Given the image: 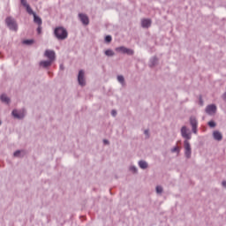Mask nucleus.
Instances as JSON below:
<instances>
[{"label": "nucleus", "instance_id": "16", "mask_svg": "<svg viewBox=\"0 0 226 226\" xmlns=\"http://www.w3.org/2000/svg\"><path fill=\"white\" fill-rule=\"evenodd\" d=\"M139 166L140 167V169H147V162L144 161H139Z\"/></svg>", "mask_w": 226, "mask_h": 226}, {"label": "nucleus", "instance_id": "7", "mask_svg": "<svg viewBox=\"0 0 226 226\" xmlns=\"http://www.w3.org/2000/svg\"><path fill=\"white\" fill-rule=\"evenodd\" d=\"M12 116L13 117H16V119H22L24 116H26V111L25 110L18 111L17 109H14L12 111Z\"/></svg>", "mask_w": 226, "mask_h": 226}, {"label": "nucleus", "instance_id": "8", "mask_svg": "<svg viewBox=\"0 0 226 226\" xmlns=\"http://www.w3.org/2000/svg\"><path fill=\"white\" fill-rule=\"evenodd\" d=\"M78 81L79 86H86V79H84V71H79L78 75Z\"/></svg>", "mask_w": 226, "mask_h": 226}, {"label": "nucleus", "instance_id": "33", "mask_svg": "<svg viewBox=\"0 0 226 226\" xmlns=\"http://www.w3.org/2000/svg\"><path fill=\"white\" fill-rule=\"evenodd\" d=\"M222 186H224V188H226V181H223V182L222 183Z\"/></svg>", "mask_w": 226, "mask_h": 226}, {"label": "nucleus", "instance_id": "27", "mask_svg": "<svg viewBox=\"0 0 226 226\" xmlns=\"http://www.w3.org/2000/svg\"><path fill=\"white\" fill-rule=\"evenodd\" d=\"M171 151L172 153H179V148L177 147H175Z\"/></svg>", "mask_w": 226, "mask_h": 226}, {"label": "nucleus", "instance_id": "37", "mask_svg": "<svg viewBox=\"0 0 226 226\" xmlns=\"http://www.w3.org/2000/svg\"><path fill=\"white\" fill-rule=\"evenodd\" d=\"M0 124H1V122H0Z\"/></svg>", "mask_w": 226, "mask_h": 226}, {"label": "nucleus", "instance_id": "31", "mask_svg": "<svg viewBox=\"0 0 226 226\" xmlns=\"http://www.w3.org/2000/svg\"><path fill=\"white\" fill-rule=\"evenodd\" d=\"M37 32L40 34V33H41V26H39L37 28Z\"/></svg>", "mask_w": 226, "mask_h": 226}, {"label": "nucleus", "instance_id": "26", "mask_svg": "<svg viewBox=\"0 0 226 226\" xmlns=\"http://www.w3.org/2000/svg\"><path fill=\"white\" fill-rule=\"evenodd\" d=\"M21 4H22L23 6H25V8H26V6H29V4H27V1H26V0H21Z\"/></svg>", "mask_w": 226, "mask_h": 226}, {"label": "nucleus", "instance_id": "28", "mask_svg": "<svg viewBox=\"0 0 226 226\" xmlns=\"http://www.w3.org/2000/svg\"><path fill=\"white\" fill-rule=\"evenodd\" d=\"M192 132L197 133V125L192 126Z\"/></svg>", "mask_w": 226, "mask_h": 226}, {"label": "nucleus", "instance_id": "35", "mask_svg": "<svg viewBox=\"0 0 226 226\" xmlns=\"http://www.w3.org/2000/svg\"><path fill=\"white\" fill-rule=\"evenodd\" d=\"M60 68H62V69H63V65H60Z\"/></svg>", "mask_w": 226, "mask_h": 226}, {"label": "nucleus", "instance_id": "3", "mask_svg": "<svg viewBox=\"0 0 226 226\" xmlns=\"http://www.w3.org/2000/svg\"><path fill=\"white\" fill-rule=\"evenodd\" d=\"M45 57L49 59V61H51L54 63L56 60V52L54 50L47 49L44 53Z\"/></svg>", "mask_w": 226, "mask_h": 226}, {"label": "nucleus", "instance_id": "30", "mask_svg": "<svg viewBox=\"0 0 226 226\" xmlns=\"http://www.w3.org/2000/svg\"><path fill=\"white\" fill-rule=\"evenodd\" d=\"M131 170H132V172H137V168H135V167H131Z\"/></svg>", "mask_w": 226, "mask_h": 226}, {"label": "nucleus", "instance_id": "13", "mask_svg": "<svg viewBox=\"0 0 226 226\" xmlns=\"http://www.w3.org/2000/svg\"><path fill=\"white\" fill-rule=\"evenodd\" d=\"M51 65H52V61L50 60L40 62V66H42V68H49V66H51Z\"/></svg>", "mask_w": 226, "mask_h": 226}, {"label": "nucleus", "instance_id": "21", "mask_svg": "<svg viewBox=\"0 0 226 226\" xmlns=\"http://www.w3.org/2000/svg\"><path fill=\"white\" fill-rule=\"evenodd\" d=\"M208 126L210 128H215L216 126V123L215 121H209L208 122Z\"/></svg>", "mask_w": 226, "mask_h": 226}, {"label": "nucleus", "instance_id": "6", "mask_svg": "<svg viewBox=\"0 0 226 226\" xmlns=\"http://www.w3.org/2000/svg\"><path fill=\"white\" fill-rule=\"evenodd\" d=\"M206 112L209 116H214V114H216V105L210 104L206 108Z\"/></svg>", "mask_w": 226, "mask_h": 226}, {"label": "nucleus", "instance_id": "20", "mask_svg": "<svg viewBox=\"0 0 226 226\" xmlns=\"http://www.w3.org/2000/svg\"><path fill=\"white\" fill-rule=\"evenodd\" d=\"M25 154L24 151L18 150V151L14 152V156L19 157V156H20V154Z\"/></svg>", "mask_w": 226, "mask_h": 226}, {"label": "nucleus", "instance_id": "15", "mask_svg": "<svg viewBox=\"0 0 226 226\" xmlns=\"http://www.w3.org/2000/svg\"><path fill=\"white\" fill-rule=\"evenodd\" d=\"M0 98L1 102H3L4 103H10V98H8L6 94H2Z\"/></svg>", "mask_w": 226, "mask_h": 226}, {"label": "nucleus", "instance_id": "5", "mask_svg": "<svg viewBox=\"0 0 226 226\" xmlns=\"http://www.w3.org/2000/svg\"><path fill=\"white\" fill-rule=\"evenodd\" d=\"M116 51L117 52H121L122 54H127L128 56H132V54H133L132 49H130L125 48V47L116 48Z\"/></svg>", "mask_w": 226, "mask_h": 226}, {"label": "nucleus", "instance_id": "12", "mask_svg": "<svg viewBox=\"0 0 226 226\" xmlns=\"http://www.w3.org/2000/svg\"><path fill=\"white\" fill-rule=\"evenodd\" d=\"M213 137H214L215 140H222V139H223L222 132H220L218 131H215L213 132Z\"/></svg>", "mask_w": 226, "mask_h": 226}, {"label": "nucleus", "instance_id": "10", "mask_svg": "<svg viewBox=\"0 0 226 226\" xmlns=\"http://www.w3.org/2000/svg\"><path fill=\"white\" fill-rule=\"evenodd\" d=\"M152 21L149 19H141V26L147 29L151 27Z\"/></svg>", "mask_w": 226, "mask_h": 226}, {"label": "nucleus", "instance_id": "32", "mask_svg": "<svg viewBox=\"0 0 226 226\" xmlns=\"http://www.w3.org/2000/svg\"><path fill=\"white\" fill-rule=\"evenodd\" d=\"M145 135H147V137H149V131L146 130L145 131Z\"/></svg>", "mask_w": 226, "mask_h": 226}, {"label": "nucleus", "instance_id": "18", "mask_svg": "<svg viewBox=\"0 0 226 226\" xmlns=\"http://www.w3.org/2000/svg\"><path fill=\"white\" fill-rule=\"evenodd\" d=\"M25 8L26 9V11H27V13H29V15H34L35 14L34 11H33V9H31V6L26 5Z\"/></svg>", "mask_w": 226, "mask_h": 226}, {"label": "nucleus", "instance_id": "14", "mask_svg": "<svg viewBox=\"0 0 226 226\" xmlns=\"http://www.w3.org/2000/svg\"><path fill=\"white\" fill-rule=\"evenodd\" d=\"M34 22H35V24H38V26H41V19L36 16V14H34Z\"/></svg>", "mask_w": 226, "mask_h": 226}, {"label": "nucleus", "instance_id": "2", "mask_svg": "<svg viewBox=\"0 0 226 226\" xmlns=\"http://www.w3.org/2000/svg\"><path fill=\"white\" fill-rule=\"evenodd\" d=\"M5 22L10 29H12V31H17V23L15 22V19L9 17L5 19Z\"/></svg>", "mask_w": 226, "mask_h": 226}, {"label": "nucleus", "instance_id": "9", "mask_svg": "<svg viewBox=\"0 0 226 226\" xmlns=\"http://www.w3.org/2000/svg\"><path fill=\"white\" fill-rule=\"evenodd\" d=\"M181 133L184 139H186L187 140H190V139H192V136L190 135V133H188V129H186V126L182 127Z\"/></svg>", "mask_w": 226, "mask_h": 226}, {"label": "nucleus", "instance_id": "23", "mask_svg": "<svg viewBox=\"0 0 226 226\" xmlns=\"http://www.w3.org/2000/svg\"><path fill=\"white\" fill-rule=\"evenodd\" d=\"M117 80H118V82H120L121 84H124V77H123V76H118V77H117Z\"/></svg>", "mask_w": 226, "mask_h": 226}, {"label": "nucleus", "instance_id": "36", "mask_svg": "<svg viewBox=\"0 0 226 226\" xmlns=\"http://www.w3.org/2000/svg\"><path fill=\"white\" fill-rule=\"evenodd\" d=\"M201 105H202V102H200Z\"/></svg>", "mask_w": 226, "mask_h": 226}, {"label": "nucleus", "instance_id": "19", "mask_svg": "<svg viewBox=\"0 0 226 226\" xmlns=\"http://www.w3.org/2000/svg\"><path fill=\"white\" fill-rule=\"evenodd\" d=\"M105 55L109 56H114V51H112V49H107L105 51Z\"/></svg>", "mask_w": 226, "mask_h": 226}, {"label": "nucleus", "instance_id": "22", "mask_svg": "<svg viewBox=\"0 0 226 226\" xmlns=\"http://www.w3.org/2000/svg\"><path fill=\"white\" fill-rule=\"evenodd\" d=\"M105 41L107 43H110L112 41V36H110V35L106 36L105 37Z\"/></svg>", "mask_w": 226, "mask_h": 226}, {"label": "nucleus", "instance_id": "24", "mask_svg": "<svg viewBox=\"0 0 226 226\" xmlns=\"http://www.w3.org/2000/svg\"><path fill=\"white\" fill-rule=\"evenodd\" d=\"M23 43L25 45H31V43H33V40H25L23 41Z\"/></svg>", "mask_w": 226, "mask_h": 226}, {"label": "nucleus", "instance_id": "29", "mask_svg": "<svg viewBox=\"0 0 226 226\" xmlns=\"http://www.w3.org/2000/svg\"><path fill=\"white\" fill-rule=\"evenodd\" d=\"M117 114V112L116 110L113 109V110L111 111V115H112L113 117H116Z\"/></svg>", "mask_w": 226, "mask_h": 226}, {"label": "nucleus", "instance_id": "25", "mask_svg": "<svg viewBox=\"0 0 226 226\" xmlns=\"http://www.w3.org/2000/svg\"><path fill=\"white\" fill-rule=\"evenodd\" d=\"M163 192V188H162V186H157L156 187V192L157 193H162Z\"/></svg>", "mask_w": 226, "mask_h": 226}, {"label": "nucleus", "instance_id": "4", "mask_svg": "<svg viewBox=\"0 0 226 226\" xmlns=\"http://www.w3.org/2000/svg\"><path fill=\"white\" fill-rule=\"evenodd\" d=\"M185 154L186 158H190L192 156V147L190 146V142L188 140H185Z\"/></svg>", "mask_w": 226, "mask_h": 226}, {"label": "nucleus", "instance_id": "11", "mask_svg": "<svg viewBox=\"0 0 226 226\" xmlns=\"http://www.w3.org/2000/svg\"><path fill=\"white\" fill-rule=\"evenodd\" d=\"M80 21L84 26H87L89 24V18L86 14L80 13L79 15Z\"/></svg>", "mask_w": 226, "mask_h": 226}, {"label": "nucleus", "instance_id": "34", "mask_svg": "<svg viewBox=\"0 0 226 226\" xmlns=\"http://www.w3.org/2000/svg\"><path fill=\"white\" fill-rule=\"evenodd\" d=\"M103 142H104V144H109V140H107V139H104Z\"/></svg>", "mask_w": 226, "mask_h": 226}, {"label": "nucleus", "instance_id": "1", "mask_svg": "<svg viewBox=\"0 0 226 226\" xmlns=\"http://www.w3.org/2000/svg\"><path fill=\"white\" fill-rule=\"evenodd\" d=\"M55 35L56 36L57 40H66L68 38V32L66 29L63 27H56L55 29Z\"/></svg>", "mask_w": 226, "mask_h": 226}, {"label": "nucleus", "instance_id": "17", "mask_svg": "<svg viewBox=\"0 0 226 226\" xmlns=\"http://www.w3.org/2000/svg\"><path fill=\"white\" fill-rule=\"evenodd\" d=\"M190 123L192 126H197V118H195V117H192L190 118Z\"/></svg>", "mask_w": 226, "mask_h": 226}]
</instances>
